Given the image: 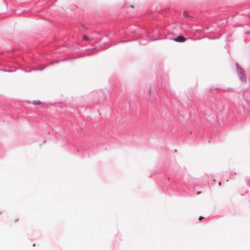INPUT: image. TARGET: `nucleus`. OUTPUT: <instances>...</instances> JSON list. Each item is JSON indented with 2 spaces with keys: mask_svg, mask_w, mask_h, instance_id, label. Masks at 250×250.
I'll return each mask as SVG.
<instances>
[{
  "mask_svg": "<svg viewBox=\"0 0 250 250\" xmlns=\"http://www.w3.org/2000/svg\"><path fill=\"white\" fill-rule=\"evenodd\" d=\"M183 15L185 17H188V13L187 11H185L184 13H183Z\"/></svg>",
  "mask_w": 250,
  "mask_h": 250,
  "instance_id": "nucleus-3",
  "label": "nucleus"
},
{
  "mask_svg": "<svg viewBox=\"0 0 250 250\" xmlns=\"http://www.w3.org/2000/svg\"><path fill=\"white\" fill-rule=\"evenodd\" d=\"M200 193H201V191H198V192H197V194H199Z\"/></svg>",
  "mask_w": 250,
  "mask_h": 250,
  "instance_id": "nucleus-7",
  "label": "nucleus"
},
{
  "mask_svg": "<svg viewBox=\"0 0 250 250\" xmlns=\"http://www.w3.org/2000/svg\"><path fill=\"white\" fill-rule=\"evenodd\" d=\"M175 40L177 42H184L186 41V39L183 36H179Z\"/></svg>",
  "mask_w": 250,
  "mask_h": 250,
  "instance_id": "nucleus-1",
  "label": "nucleus"
},
{
  "mask_svg": "<svg viewBox=\"0 0 250 250\" xmlns=\"http://www.w3.org/2000/svg\"><path fill=\"white\" fill-rule=\"evenodd\" d=\"M130 6H131L132 8H133V7H134V6H133V5H130Z\"/></svg>",
  "mask_w": 250,
  "mask_h": 250,
  "instance_id": "nucleus-9",
  "label": "nucleus"
},
{
  "mask_svg": "<svg viewBox=\"0 0 250 250\" xmlns=\"http://www.w3.org/2000/svg\"><path fill=\"white\" fill-rule=\"evenodd\" d=\"M215 182H216V180L215 179H214L213 180V184H212V185H214L215 184Z\"/></svg>",
  "mask_w": 250,
  "mask_h": 250,
  "instance_id": "nucleus-6",
  "label": "nucleus"
},
{
  "mask_svg": "<svg viewBox=\"0 0 250 250\" xmlns=\"http://www.w3.org/2000/svg\"><path fill=\"white\" fill-rule=\"evenodd\" d=\"M83 39L85 41H87V40H89V38L88 37L86 36H83Z\"/></svg>",
  "mask_w": 250,
  "mask_h": 250,
  "instance_id": "nucleus-4",
  "label": "nucleus"
},
{
  "mask_svg": "<svg viewBox=\"0 0 250 250\" xmlns=\"http://www.w3.org/2000/svg\"><path fill=\"white\" fill-rule=\"evenodd\" d=\"M244 81H246V79H244V80H243Z\"/></svg>",
  "mask_w": 250,
  "mask_h": 250,
  "instance_id": "nucleus-10",
  "label": "nucleus"
},
{
  "mask_svg": "<svg viewBox=\"0 0 250 250\" xmlns=\"http://www.w3.org/2000/svg\"><path fill=\"white\" fill-rule=\"evenodd\" d=\"M32 103L34 104L39 105V104H41V101L40 100H37L33 101Z\"/></svg>",
  "mask_w": 250,
  "mask_h": 250,
  "instance_id": "nucleus-2",
  "label": "nucleus"
},
{
  "mask_svg": "<svg viewBox=\"0 0 250 250\" xmlns=\"http://www.w3.org/2000/svg\"><path fill=\"white\" fill-rule=\"evenodd\" d=\"M203 219H204V217H202V216H200L199 218V220L200 221H201Z\"/></svg>",
  "mask_w": 250,
  "mask_h": 250,
  "instance_id": "nucleus-5",
  "label": "nucleus"
},
{
  "mask_svg": "<svg viewBox=\"0 0 250 250\" xmlns=\"http://www.w3.org/2000/svg\"><path fill=\"white\" fill-rule=\"evenodd\" d=\"M218 185H219V186H220V185H221V182H219Z\"/></svg>",
  "mask_w": 250,
  "mask_h": 250,
  "instance_id": "nucleus-8",
  "label": "nucleus"
}]
</instances>
